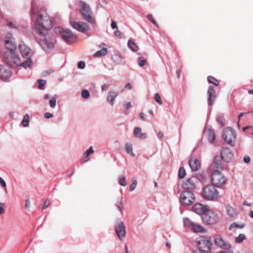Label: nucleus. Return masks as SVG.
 <instances>
[{
  "label": "nucleus",
  "instance_id": "obj_1",
  "mask_svg": "<svg viewBox=\"0 0 253 253\" xmlns=\"http://www.w3.org/2000/svg\"><path fill=\"white\" fill-rule=\"evenodd\" d=\"M52 23L46 11L40 9L37 13L34 22V29L40 35H45L46 32L52 28Z\"/></svg>",
  "mask_w": 253,
  "mask_h": 253
},
{
  "label": "nucleus",
  "instance_id": "obj_2",
  "mask_svg": "<svg viewBox=\"0 0 253 253\" xmlns=\"http://www.w3.org/2000/svg\"><path fill=\"white\" fill-rule=\"evenodd\" d=\"M4 59L6 63L12 67L21 66L27 68L30 67L32 63L29 60L22 61L16 53V49H7L4 54Z\"/></svg>",
  "mask_w": 253,
  "mask_h": 253
},
{
  "label": "nucleus",
  "instance_id": "obj_3",
  "mask_svg": "<svg viewBox=\"0 0 253 253\" xmlns=\"http://www.w3.org/2000/svg\"><path fill=\"white\" fill-rule=\"evenodd\" d=\"M202 195L207 200H214L220 197L218 191L213 185H208L204 187Z\"/></svg>",
  "mask_w": 253,
  "mask_h": 253
},
{
  "label": "nucleus",
  "instance_id": "obj_4",
  "mask_svg": "<svg viewBox=\"0 0 253 253\" xmlns=\"http://www.w3.org/2000/svg\"><path fill=\"white\" fill-rule=\"evenodd\" d=\"M80 3L81 6L80 12L83 19L91 24H94L95 20L92 16V13L89 5L83 1H81Z\"/></svg>",
  "mask_w": 253,
  "mask_h": 253
},
{
  "label": "nucleus",
  "instance_id": "obj_5",
  "mask_svg": "<svg viewBox=\"0 0 253 253\" xmlns=\"http://www.w3.org/2000/svg\"><path fill=\"white\" fill-rule=\"evenodd\" d=\"M55 32L59 34L62 39L66 42L72 43L76 40V36L69 30L64 29L61 27L55 28Z\"/></svg>",
  "mask_w": 253,
  "mask_h": 253
},
{
  "label": "nucleus",
  "instance_id": "obj_6",
  "mask_svg": "<svg viewBox=\"0 0 253 253\" xmlns=\"http://www.w3.org/2000/svg\"><path fill=\"white\" fill-rule=\"evenodd\" d=\"M196 243L199 250L206 253L211 250L212 245L211 238L206 236H201L199 238Z\"/></svg>",
  "mask_w": 253,
  "mask_h": 253
},
{
  "label": "nucleus",
  "instance_id": "obj_7",
  "mask_svg": "<svg viewBox=\"0 0 253 253\" xmlns=\"http://www.w3.org/2000/svg\"><path fill=\"white\" fill-rule=\"evenodd\" d=\"M226 177L218 170L214 171L211 174V182L214 186L221 187L226 183Z\"/></svg>",
  "mask_w": 253,
  "mask_h": 253
},
{
  "label": "nucleus",
  "instance_id": "obj_8",
  "mask_svg": "<svg viewBox=\"0 0 253 253\" xmlns=\"http://www.w3.org/2000/svg\"><path fill=\"white\" fill-rule=\"evenodd\" d=\"M195 196L194 194L190 191H183L180 196L179 200L180 203L184 206H187L192 205L195 201Z\"/></svg>",
  "mask_w": 253,
  "mask_h": 253
},
{
  "label": "nucleus",
  "instance_id": "obj_9",
  "mask_svg": "<svg viewBox=\"0 0 253 253\" xmlns=\"http://www.w3.org/2000/svg\"><path fill=\"white\" fill-rule=\"evenodd\" d=\"M201 217L204 223L209 225L214 224L218 220L217 214L210 210H207Z\"/></svg>",
  "mask_w": 253,
  "mask_h": 253
},
{
  "label": "nucleus",
  "instance_id": "obj_10",
  "mask_svg": "<svg viewBox=\"0 0 253 253\" xmlns=\"http://www.w3.org/2000/svg\"><path fill=\"white\" fill-rule=\"evenodd\" d=\"M222 137L225 141L231 146L235 144L236 134L231 127L225 128L222 133Z\"/></svg>",
  "mask_w": 253,
  "mask_h": 253
},
{
  "label": "nucleus",
  "instance_id": "obj_11",
  "mask_svg": "<svg viewBox=\"0 0 253 253\" xmlns=\"http://www.w3.org/2000/svg\"><path fill=\"white\" fill-rule=\"evenodd\" d=\"M184 225L191 228L193 232L195 233H205L206 230L203 226L199 224L194 223L188 218H185L183 220Z\"/></svg>",
  "mask_w": 253,
  "mask_h": 253
},
{
  "label": "nucleus",
  "instance_id": "obj_12",
  "mask_svg": "<svg viewBox=\"0 0 253 253\" xmlns=\"http://www.w3.org/2000/svg\"><path fill=\"white\" fill-rule=\"evenodd\" d=\"M198 179L194 176H192L182 181L181 187L183 189L193 190L196 189Z\"/></svg>",
  "mask_w": 253,
  "mask_h": 253
},
{
  "label": "nucleus",
  "instance_id": "obj_13",
  "mask_svg": "<svg viewBox=\"0 0 253 253\" xmlns=\"http://www.w3.org/2000/svg\"><path fill=\"white\" fill-rule=\"evenodd\" d=\"M70 24L74 29L82 33L86 32L89 30L88 25L84 22L73 21Z\"/></svg>",
  "mask_w": 253,
  "mask_h": 253
},
{
  "label": "nucleus",
  "instance_id": "obj_14",
  "mask_svg": "<svg viewBox=\"0 0 253 253\" xmlns=\"http://www.w3.org/2000/svg\"><path fill=\"white\" fill-rule=\"evenodd\" d=\"M115 231L119 239L123 241L126 236V228L124 223L119 222L115 227Z\"/></svg>",
  "mask_w": 253,
  "mask_h": 253
},
{
  "label": "nucleus",
  "instance_id": "obj_15",
  "mask_svg": "<svg viewBox=\"0 0 253 253\" xmlns=\"http://www.w3.org/2000/svg\"><path fill=\"white\" fill-rule=\"evenodd\" d=\"M220 158L226 162H230L233 158V154L228 148H223L220 152Z\"/></svg>",
  "mask_w": 253,
  "mask_h": 253
},
{
  "label": "nucleus",
  "instance_id": "obj_16",
  "mask_svg": "<svg viewBox=\"0 0 253 253\" xmlns=\"http://www.w3.org/2000/svg\"><path fill=\"white\" fill-rule=\"evenodd\" d=\"M214 243L217 246L223 249H228L231 247L229 243L225 241L219 235L215 236Z\"/></svg>",
  "mask_w": 253,
  "mask_h": 253
},
{
  "label": "nucleus",
  "instance_id": "obj_17",
  "mask_svg": "<svg viewBox=\"0 0 253 253\" xmlns=\"http://www.w3.org/2000/svg\"><path fill=\"white\" fill-rule=\"evenodd\" d=\"M5 44L7 49H16V46L14 42V39L10 33H8L5 38Z\"/></svg>",
  "mask_w": 253,
  "mask_h": 253
},
{
  "label": "nucleus",
  "instance_id": "obj_18",
  "mask_svg": "<svg viewBox=\"0 0 253 253\" xmlns=\"http://www.w3.org/2000/svg\"><path fill=\"white\" fill-rule=\"evenodd\" d=\"M39 44L42 48L47 52H49L54 47L53 43L45 39L40 40Z\"/></svg>",
  "mask_w": 253,
  "mask_h": 253
},
{
  "label": "nucleus",
  "instance_id": "obj_19",
  "mask_svg": "<svg viewBox=\"0 0 253 253\" xmlns=\"http://www.w3.org/2000/svg\"><path fill=\"white\" fill-rule=\"evenodd\" d=\"M19 48L22 56L26 58V60H29L32 62L30 58L31 54L30 49L24 44L19 45Z\"/></svg>",
  "mask_w": 253,
  "mask_h": 253
},
{
  "label": "nucleus",
  "instance_id": "obj_20",
  "mask_svg": "<svg viewBox=\"0 0 253 253\" xmlns=\"http://www.w3.org/2000/svg\"><path fill=\"white\" fill-rule=\"evenodd\" d=\"M208 104L211 106L213 104V102L216 97L215 91L212 86H210L208 89Z\"/></svg>",
  "mask_w": 253,
  "mask_h": 253
},
{
  "label": "nucleus",
  "instance_id": "obj_21",
  "mask_svg": "<svg viewBox=\"0 0 253 253\" xmlns=\"http://www.w3.org/2000/svg\"><path fill=\"white\" fill-rule=\"evenodd\" d=\"M193 211L199 214L202 215L207 211L206 207L201 204H196L192 207Z\"/></svg>",
  "mask_w": 253,
  "mask_h": 253
},
{
  "label": "nucleus",
  "instance_id": "obj_22",
  "mask_svg": "<svg viewBox=\"0 0 253 253\" xmlns=\"http://www.w3.org/2000/svg\"><path fill=\"white\" fill-rule=\"evenodd\" d=\"M11 75V72L1 65L0 68V79L4 81L9 78Z\"/></svg>",
  "mask_w": 253,
  "mask_h": 253
},
{
  "label": "nucleus",
  "instance_id": "obj_23",
  "mask_svg": "<svg viewBox=\"0 0 253 253\" xmlns=\"http://www.w3.org/2000/svg\"><path fill=\"white\" fill-rule=\"evenodd\" d=\"M189 165L193 171H197L200 168V163L199 161L195 159L194 161L191 159L189 161Z\"/></svg>",
  "mask_w": 253,
  "mask_h": 253
},
{
  "label": "nucleus",
  "instance_id": "obj_24",
  "mask_svg": "<svg viewBox=\"0 0 253 253\" xmlns=\"http://www.w3.org/2000/svg\"><path fill=\"white\" fill-rule=\"evenodd\" d=\"M204 133L207 136L209 142L212 143L215 137L214 130L212 129L208 128L205 130Z\"/></svg>",
  "mask_w": 253,
  "mask_h": 253
},
{
  "label": "nucleus",
  "instance_id": "obj_25",
  "mask_svg": "<svg viewBox=\"0 0 253 253\" xmlns=\"http://www.w3.org/2000/svg\"><path fill=\"white\" fill-rule=\"evenodd\" d=\"M222 161L223 160L220 157H215L213 163L214 167L217 169H222L224 168V165L222 163Z\"/></svg>",
  "mask_w": 253,
  "mask_h": 253
},
{
  "label": "nucleus",
  "instance_id": "obj_26",
  "mask_svg": "<svg viewBox=\"0 0 253 253\" xmlns=\"http://www.w3.org/2000/svg\"><path fill=\"white\" fill-rule=\"evenodd\" d=\"M117 95H118V93L115 91H111L109 92L107 97V99L108 102L111 105H113L114 99L117 96Z\"/></svg>",
  "mask_w": 253,
  "mask_h": 253
},
{
  "label": "nucleus",
  "instance_id": "obj_27",
  "mask_svg": "<svg viewBox=\"0 0 253 253\" xmlns=\"http://www.w3.org/2000/svg\"><path fill=\"white\" fill-rule=\"evenodd\" d=\"M141 129L139 127H136L134 130V134L135 136L139 137L140 139L146 138V134L145 133L141 132Z\"/></svg>",
  "mask_w": 253,
  "mask_h": 253
},
{
  "label": "nucleus",
  "instance_id": "obj_28",
  "mask_svg": "<svg viewBox=\"0 0 253 253\" xmlns=\"http://www.w3.org/2000/svg\"><path fill=\"white\" fill-rule=\"evenodd\" d=\"M94 151L92 149V147H90L88 150H87L85 153H84L83 161L84 162H86L89 160L90 158L89 157V155L93 153Z\"/></svg>",
  "mask_w": 253,
  "mask_h": 253
},
{
  "label": "nucleus",
  "instance_id": "obj_29",
  "mask_svg": "<svg viewBox=\"0 0 253 253\" xmlns=\"http://www.w3.org/2000/svg\"><path fill=\"white\" fill-rule=\"evenodd\" d=\"M226 212L227 214L231 217H234L236 215V212L234 208L229 205L226 207Z\"/></svg>",
  "mask_w": 253,
  "mask_h": 253
},
{
  "label": "nucleus",
  "instance_id": "obj_30",
  "mask_svg": "<svg viewBox=\"0 0 253 253\" xmlns=\"http://www.w3.org/2000/svg\"><path fill=\"white\" fill-rule=\"evenodd\" d=\"M107 53V49L106 48H103L102 49L97 51L94 54V57H100L105 55Z\"/></svg>",
  "mask_w": 253,
  "mask_h": 253
},
{
  "label": "nucleus",
  "instance_id": "obj_31",
  "mask_svg": "<svg viewBox=\"0 0 253 253\" xmlns=\"http://www.w3.org/2000/svg\"><path fill=\"white\" fill-rule=\"evenodd\" d=\"M125 149L126 153L129 154L131 156L134 157L135 156L134 154L132 152V146L130 144H126L125 145Z\"/></svg>",
  "mask_w": 253,
  "mask_h": 253
},
{
  "label": "nucleus",
  "instance_id": "obj_32",
  "mask_svg": "<svg viewBox=\"0 0 253 253\" xmlns=\"http://www.w3.org/2000/svg\"><path fill=\"white\" fill-rule=\"evenodd\" d=\"M208 80L209 83H210L211 84H212L215 86H218L219 85L218 81L212 76H209L208 77Z\"/></svg>",
  "mask_w": 253,
  "mask_h": 253
},
{
  "label": "nucleus",
  "instance_id": "obj_33",
  "mask_svg": "<svg viewBox=\"0 0 253 253\" xmlns=\"http://www.w3.org/2000/svg\"><path fill=\"white\" fill-rule=\"evenodd\" d=\"M147 63V58L144 57H139L138 58V64L140 67H142Z\"/></svg>",
  "mask_w": 253,
  "mask_h": 253
},
{
  "label": "nucleus",
  "instance_id": "obj_34",
  "mask_svg": "<svg viewBox=\"0 0 253 253\" xmlns=\"http://www.w3.org/2000/svg\"><path fill=\"white\" fill-rule=\"evenodd\" d=\"M29 123V116L28 114H26L23 118L22 121V126L24 127H27L28 126Z\"/></svg>",
  "mask_w": 253,
  "mask_h": 253
},
{
  "label": "nucleus",
  "instance_id": "obj_35",
  "mask_svg": "<svg viewBox=\"0 0 253 253\" xmlns=\"http://www.w3.org/2000/svg\"><path fill=\"white\" fill-rule=\"evenodd\" d=\"M128 45L134 51H136L138 49L136 44L132 41H129L128 42Z\"/></svg>",
  "mask_w": 253,
  "mask_h": 253
},
{
  "label": "nucleus",
  "instance_id": "obj_36",
  "mask_svg": "<svg viewBox=\"0 0 253 253\" xmlns=\"http://www.w3.org/2000/svg\"><path fill=\"white\" fill-rule=\"evenodd\" d=\"M246 239V236L244 234H240L235 238V240L236 243H240Z\"/></svg>",
  "mask_w": 253,
  "mask_h": 253
},
{
  "label": "nucleus",
  "instance_id": "obj_37",
  "mask_svg": "<svg viewBox=\"0 0 253 253\" xmlns=\"http://www.w3.org/2000/svg\"><path fill=\"white\" fill-rule=\"evenodd\" d=\"M6 25L10 28H16L17 27V24L16 22H12L9 19L6 20Z\"/></svg>",
  "mask_w": 253,
  "mask_h": 253
},
{
  "label": "nucleus",
  "instance_id": "obj_38",
  "mask_svg": "<svg viewBox=\"0 0 253 253\" xmlns=\"http://www.w3.org/2000/svg\"><path fill=\"white\" fill-rule=\"evenodd\" d=\"M186 172L185 169L183 167H181L179 169L178 176L180 178H183L185 176Z\"/></svg>",
  "mask_w": 253,
  "mask_h": 253
},
{
  "label": "nucleus",
  "instance_id": "obj_39",
  "mask_svg": "<svg viewBox=\"0 0 253 253\" xmlns=\"http://www.w3.org/2000/svg\"><path fill=\"white\" fill-rule=\"evenodd\" d=\"M39 88L40 89H43L44 88V85L46 84V81L44 80H38Z\"/></svg>",
  "mask_w": 253,
  "mask_h": 253
},
{
  "label": "nucleus",
  "instance_id": "obj_40",
  "mask_svg": "<svg viewBox=\"0 0 253 253\" xmlns=\"http://www.w3.org/2000/svg\"><path fill=\"white\" fill-rule=\"evenodd\" d=\"M56 98L51 97L49 100V105L51 108H54L56 106Z\"/></svg>",
  "mask_w": 253,
  "mask_h": 253
},
{
  "label": "nucleus",
  "instance_id": "obj_41",
  "mask_svg": "<svg viewBox=\"0 0 253 253\" xmlns=\"http://www.w3.org/2000/svg\"><path fill=\"white\" fill-rule=\"evenodd\" d=\"M82 96L84 98L87 99L89 96V93L86 89H83L82 91Z\"/></svg>",
  "mask_w": 253,
  "mask_h": 253
},
{
  "label": "nucleus",
  "instance_id": "obj_42",
  "mask_svg": "<svg viewBox=\"0 0 253 253\" xmlns=\"http://www.w3.org/2000/svg\"><path fill=\"white\" fill-rule=\"evenodd\" d=\"M155 101L160 105H161L162 104V101L160 95L159 94V93H157L155 94Z\"/></svg>",
  "mask_w": 253,
  "mask_h": 253
},
{
  "label": "nucleus",
  "instance_id": "obj_43",
  "mask_svg": "<svg viewBox=\"0 0 253 253\" xmlns=\"http://www.w3.org/2000/svg\"><path fill=\"white\" fill-rule=\"evenodd\" d=\"M119 183L120 185L125 186L126 184V180L125 177H120L119 179Z\"/></svg>",
  "mask_w": 253,
  "mask_h": 253
},
{
  "label": "nucleus",
  "instance_id": "obj_44",
  "mask_svg": "<svg viewBox=\"0 0 253 253\" xmlns=\"http://www.w3.org/2000/svg\"><path fill=\"white\" fill-rule=\"evenodd\" d=\"M147 17L148 19L150 20L154 25H155L157 27L158 26L157 23L154 20L153 16L151 14H148Z\"/></svg>",
  "mask_w": 253,
  "mask_h": 253
},
{
  "label": "nucleus",
  "instance_id": "obj_45",
  "mask_svg": "<svg viewBox=\"0 0 253 253\" xmlns=\"http://www.w3.org/2000/svg\"><path fill=\"white\" fill-rule=\"evenodd\" d=\"M137 182L136 180H134L132 181V183L130 186L129 190L130 191H133L135 188L136 185H137Z\"/></svg>",
  "mask_w": 253,
  "mask_h": 253
},
{
  "label": "nucleus",
  "instance_id": "obj_46",
  "mask_svg": "<svg viewBox=\"0 0 253 253\" xmlns=\"http://www.w3.org/2000/svg\"><path fill=\"white\" fill-rule=\"evenodd\" d=\"M233 227H235L238 228H242L244 227V225H238L236 223H233L231 225H230L229 227V230H231V228Z\"/></svg>",
  "mask_w": 253,
  "mask_h": 253
},
{
  "label": "nucleus",
  "instance_id": "obj_47",
  "mask_svg": "<svg viewBox=\"0 0 253 253\" xmlns=\"http://www.w3.org/2000/svg\"><path fill=\"white\" fill-rule=\"evenodd\" d=\"M5 205L2 203H0V214H2L4 213Z\"/></svg>",
  "mask_w": 253,
  "mask_h": 253
},
{
  "label": "nucleus",
  "instance_id": "obj_48",
  "mask_svg": "<svg viewBox=\"0 0 253 253\" xmlns=\"http://www.w3.org/2000/svg\"><path fill=\"white\" fill-rule=\"evenodd\" d=\"M78 67L81 69H84L85 67V62L80 61L78 63Z\"/></svg>",
  "mask_w": 253,
  "mask_h": 253
},
{
  "label": "nucleus",
  "instance_id": "obj_49",
  "mask_svg": "<svg viewBox=\"0 0 253 253\" xmlns=\"http://www.w3.org/2000/svg\"><path fill=\"white\" fill-rule=\"evenodd\" d=\"M44 116L45 118L49 119L52 118L53 116V115L50 113L46 112L44 114Z\"/></svg>",
  "mask_w": 253,
  "mask_h": 253
},
{
  "label": "nucleus",
  "instance_id": "obj_50",
  "mask_svg": "<svg viewBox=\"0 0 253 253\" xmlns=\"http://www.w3.org/2000/svg\"><path fill=\"white\" fill-rule=\"evenodd\" d=\"M244 161L246 163H249L251 161V159L249 156H245L244 157Z\"/></svg>",
  "mask_w": 253,
  "mask_h": 253
},
{
  "label": "nucleus",
  "instance_id": "obj_51",
  "mask_svg": "<svg viewBox=\"0 0 253 253\" xmlns=\"http://www.w3.org/2000/svg\"><path fill=\"white\" fill-rule=\"evenodd\" d=\"M0 184L1 185V186L3 187H5L6 186V183L4 181V180L0 177Z\"/></svg>",
  "mask_w": 253,
  "mask_h": 253
},
{
  "label": "nucleus",
  "instance_id": "obj_52",
  "mask_svg": "<svg viewBox=\"0 0 253 253\" xmlns=\"http://www.w3.org/2000/svg\"><path fill=\"white\" fill-rule=\"evenodd\" d=\"M49 205V202L48 201H45L42 206V209H45L48 207Z\"/></svg>",
  "mask_w": 253,
  "mask_h": 253
},
{
  "label": "nucleus",
  "instance_id": "obj_53",
  "mask_svg": "<svg viewBox=\"0 0 253 253\" xmlns=\"http://www.w3.org/2000/svg\"><path fill=\"white\" fill-rule=\"evenodd\" d=\"M111 26L112 28L113 29L117 28L116 23L113 20H112V23H111Z\"/></svg>",
  "mask_w": 253,
  "mask_h": 253
},
{
  "label": "nucleus",
  "instance_id": "obj_54",
  "mask_svg": "<svg viewBox=\"0 0 253 253\" xmlns=\"http://www.w3.org/2000/svg\"><path fill=\"white\" fill-rule=\"evenodd\" d=\"M109 87V84H103L102 87H101V89L103 91L104 90H106L108 89V88Z\"/></svg>",
  "mask_w": 253,
  "mask_h": 253
},
{
  "label": "nucleus",
  "instance_id": "obj_55",
  "mask_svg": "<svg viewBox=\"0 0 253 253\" xmlns=\"http://www.w3.org/2000/svg\"><path fill=\"white\" fill-rule=\"evenodd\" d=\"M131 106V103L130 102H128L127 103L125 104L124 107L125 109H128Z\"/></svg>",
  "mask_w": 253,
  "mask_h": 253
},
{
  "label": "nucleus",
  "instance_id": "obj_56",
  "mask_svg": "<svg viewBox=\"0 0 253 253\" xmlns=\"http://www.w3.org/2000/svg\"><path fill=\"white\" fill-rule=\"evenodd\" d=\"M115 36L116 37H118L119 38H121V33L120 31L119 30H116L115 31Z\"/></svg>",
  "mask_w": 253,
  "mask_h": 253
},
{
  "label": "nucleus",
  "instance_id": "obj_57",
  "mask_svg": "<svg viewBox=\"0 0 253 253\" xmlns=\"http://www.w3.org/2000/svg\"><path fill=\"white\" fill-rule=\"evenodd\" d=\"M30 204V201L29 200H26L25 201V208H29Z\"/></svg>",
  "mask_w": 253,
  "mask_h": 253
},
{
  "label": "nucleus",
  "instance_id": "obj_58",
  "mask_svg": "<svg viewBox=\"0 0 253 253\" xmlns=\"http://www.w3.org/2000/svg\"><path fill=\"white\" fill-rule=\"evenodd\" d=\"M144 116L145 114L143 112L140 113V118L142 121H144L145 120Z\"/></svg>",
  "mask_w": 253,
  "mask_h": 253
},
{
  "label": "nucleus",
  "instance_id": "obj_59",
  "mask_svg": "<svg viewBox=\"0 0 253 253\" xmlns=\"http://www.w3.org/2000/svg\"><path fill=\"white\" fill-rule=\"evenodd\" d=\"M250 112H248L247 113H241L239 115V119H240L242 117L244 116L245 114H249Z\"/></svg>",
  "mask_w": 253,
  "mask_h": 253
},
{
  "label": "nucleus",
  "instance_id": "obj_60",
  "mask_svg": "<svg viewBox=\"0 0 253 253\" xmlns=\"http://www.w3.org/2000/svg\"><path fill=\"white\" fill-rule=\"evenodd\" d=\"M125 87L128 88L129 89H130L131 88V85L130 84L127 83L126 84Z\"/></svg>",
  "mask_w": 253,
  "mask_h": 253
},
{
  "label": "nucleus",
  "instance_id": "obj_61",
  "mask_svg": "<svg viewBox=\"0 0 253 253\" xmlns=\"http://www.w3.org/2000/svg\"><path fill=\"white\" fill-rule=\"evenodd\" d=\"M243 206H251V204L248 203V202L247 201H244L243 203Z\"/></svg>",
  "mask_w": 253,
  "mask_h": 253
},
{
  "label": "nucleus",
  "instance_id": "obj_62",
  "mask_svg": "<svg viewBox=\"0 0 253 253\" xmlns=\"http://www.w3.org/2000/svg\"><path fill=\"white\" fill-rule=\"evenodd\" d=\"M158 136L160 138H162L163 137V133L162 132H159L158 134Z\"/></svg>",
  "mask_w": 253,
  "mask_h": 253
},
{
  "label": "nucleus",
  "instance_id": "obj_63",
  "mask_svg": "<svg viewBox=\"0 0 253 253\" xmlns=\"http://www.w3.org/2000/svg\"><path fill=\"white\" fill-rule=\"evenodd\" d=\"M49 98V95L48 94H45L43 96V98L44 99H48Z\"/></svg>",
  "mask_w": 253,
  "mask_h": 253
},
{
  "label": "nucleus",
  "instance_id": "obj_64",
  "mask_svg": "<svg viewBox=\"0 0 253 253\" xmlns=\"http://www.w3.org/2000/svg\"><path fill=\"white\" fill-rule=\"evenodd\" d=\"M248 92L249 94H253V89L248 90Z\"/></svg>",
  "mask_w": 253,
  "mask_h": 253
}]
</instances>
